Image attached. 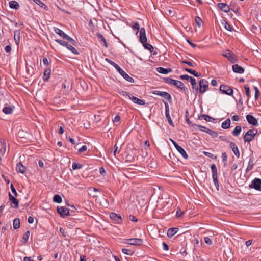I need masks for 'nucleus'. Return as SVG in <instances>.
I'll list each match as a JSON object with an SVG mask.
<instances>
[{"instance_id": "8fccbe9b", "label": "nucleus", "mask_w": 261, "mask_h": 261, "mask_svg": "<svg viewBox=\"0 0 261 261\" xmlns=\"http://www.w3.org/2000/svg\"><path fill=\"white\" fill-rule=\"evenodd\" d=\"M55 41L56 42L58 43L61 45H62V46H65V47H66V46L68 44V42L63 41V40H60V39H56Z\"/></svg>"}, {"instance_id": "f03ea898", "label": "nucleus", "mask_w": 261, "mask_h": 261, "mask_svg": "<svg viewBox=\"0 0 261 261\" xmlns=\"http://www.w3.org/2000/svg\"><path fill=\"white\" fill-rule=\"evenodd\" d=\"M164 81L166 83L175 86L177 88L185 91L187 88L185 86L184 83L179 81L173 80L170 77L164 79Z\"/></svg>"}, {"instance_id": "473e14b6", "label": "nucleus", "mask_w": 261, "mask_h": 261, "mask_svg": "<svg viewBox=\"0 0 261 261\" xmlns=\"http://www.w3.org/2000/svg\"><path fill=\"white\" fill-rule=\"evenodd\" d=\"M13 226L14 229H17L20 227V220L18 218H15L14 220Z\"/></svg>"}, {"instance_id": "de8ad7c7", "label": "nucleus", "mask_w": 261, "mask_h": 261, "mask_svg": "<svg viewBox=\"0 0 261 261\" xmlns=\"http://www.w3.org/2000/svg\"><path fill=\"white\" fill-rule=\"evenodd\" d=\"M72 168L73 170L80 169L82 168V165L81 164L73 163L72 164Z\"/></svg>"}, {"instance_id": "e2e57ef3", "label": "nucleus", "mask_w": 261, "mask_h": 261, "mask_svg": "<svg viewBox=\"0 0 261 261\" xmlns=\"http://www.w3.org/2000/svg\"><path fill=\"white\" fill-rule=\"evenodd\" d=\"M236 156L239 158L240 157V152L238 147H236L234 150H232Z\"/></svg>"}, {"instance_id": "a211bd4d", "label": "nucleus", "mask_w": 261, "mask_h": 261, "mask_svg": "<svg viewBox=\"0 0 261 261\" xmlns=\"http://www.w3.org/2000/svg\"><path fill=\"white\" fill-rule=\"evenodd\" d=\"M232 67L233 71L235 73L242 74L244 72V69L238 64H234L232 65Z\"/></svg>"}, {"instance_id": "c9c22d12", "label": "nucleus", "mask_w": 261, "mask_h": 261, "mask_svg": "<svg viewBox=\"0 0 261 261\" xmlns=\"http://www.w3.org/2000/svg\"><path fill=\"white\" fill-rule=\"evenodd\" d=\"M142 44L145 49L149 50L150 52H152L153 51V47L150 44L147 43V42Z\"/></svg>"}, {"instance_id": "052dcab7", "label": "nucleus", "mask_w": 261, "mask_h": 261, "mask_svg": "<svg viewBox=\"0 0 261 261\" xmlns=\"http://www.w3.org/2000/svg\"><path fill=\"white\" fill-rule=\"evenodd\" d=\"M191 77H192V76H190L189 75H188L187 74L182 75L180 76V78L181 80H190Z\"/></svg>"}, {"instance_id": "7c9ffc66", "label": "nucleus", "mask_w": 261, "mask_h": 261, "mask_svg": "<svg viewBox=\"0 0 261 261\" xmlns=\"http://www.w3.org/2000/svg\"><path fill=\"white\" fill-rule=\"evenodd\" d=\"M241 132V127L240 126H236L234 129L232 131V133L233 136H238Z\"/></svg>"}, {"instance_id": "bf43d9fd", "label": "nucleus", "mask_w": 261, "mask_h": 261, "mask_svg": "<svg viewBox=\"0 0 261 261\" xmlns=\"http://www.w3.org/2000/svg\"><path fill=\"white\" fill-rule=\"evenodd\" d=\"M204 242L207 245H210L212 244V241L211 239L208 237L204 238Z\"/></svg>"}, {"instance_id": "9b49d317", "label": "nucleus", "mask_w": 261, "mask_h": 261, "mask_svg": "<svg viewBox=\"0 0 261 261\" xmlns=\"http://www.w3.org/2000/svg\"><path fill=\"white\" fill-rule=\"evenodd\" d=\"M57 212L62 217H65L70 215L69 210L64 206L58 207Z\"/></svg>"}, {"instance_id": "864d4df0", "label": "nucleus", "mask_w": 261, "mask_h": 261, "mask_svg": "<svg viewBox=\"0 0 261 261\" xmlns=\"http://www.w3.org/2000/svg\"><path fill=\"white\" fill-rule=\"evenodd\" d=\"M188 115H189V112L188 111H186V121L187 123L189 125H191L192 126L193 125L192 124L191 122L190 121L189 117H188Z\"/></svg>"}, {"instance_id": "f8f14e48", "label": "nucleus", "mask_w": 261, "mask_h": 261, "mask_svg": "<svg viewBox=\"0 0 261 261\" xmlns=\"http://www.w3.org/2000/svg\"><path fill=\"white\" fill-rule=\"evenodd\" d=\"M139 40L142 43L147 42V39L146 36L145 29L144 28H141L140 30Z\"/></svg>"}, {"instance_id": "bb28decb", "label": "nucleus", "mask_w": 261, "mask_h": 261, "mask_svg": "<svg viewBox=\"0 0 261 261\" xmlns=\"http://www.w3.org/2000/svg\"><path fill=\"white\" fill-rule=\"evenodd\" d=\"M198 118L200 120H201L202 118H203L205 121H206L207 122H211L212 121L215 120V119L213 118L210 117L208 115H205V114L200 115L199 116Z\"/></svg>"}, {"instance_id": "58836bf2", "label": "nucleus", "mask_w": 261, "mask_h": 261, "mask_svg": "<svg viewBox=\"0 0 261 261\" xmlns=\"http://www.w3.org/2000/svg\"><path fill=\"white\" fill-rule=\"evenodd\" d=\"M253 161L251 158L249 159L248 165L247 166V171L251 170L253 169Z\"/></svg>"}, {"instance_id": "a878e982", "label": "nucleus", "mask_w": 261, "mask_h": 261, "mask_svg": "<svg viewBox=\"0 0 261 261\" xmlns=\"http://www.w3.org/2000/svg\"><path fill=\"white\" fill-rule=\"evenodd\" d=\"M14 107H5L3 108L2 111L5 114H11L13 113Z\"/></svg>"}, {"instance_id": "c85d7f7f", "label": "nucleus", "mask_w": 261, "mask_h": 261, "mask_svg": "<svg viewBox=\"0 0 261 261\" xmlns=\"http://www.w3.org/2000/svg\"><path fill=\"white\" fill-rule=\"evenodd\" d=\"M185 70L186 71L190 73V74H193V75H194L196 77H199L201 75L200 73H199L198 72L196 71L195 70H192V69H191L189 68H185Z\"/></svg>"}, {"instance_id": "4468645a", "label": "nucleus", "mask_w": 261, "mask_h": 261, "mask_svg": "<svg viewBox=\"0 0 261 261\" xmlns=\"http://www.w3.org/2000/svg\"><path fill=\"white\" fill-rule=\"evenodd\" d=\"M110 218L115 223L120 224L122 221L121 216L117 215L115 213H111L110 214Z\"/></svg>"}, {"instance_id": "72a5a7b5", "label": "nucleus", "mask_w": 261, "mask_h": 261, "mask_svg": "<svg viewBox=\"0 0 261 261\" xmlns=\"http://www.w3.org/2000/svg\"><path fill=\"white\" fill-rule=\"evenodd\" d=\"M66 47L67 49H68L69 50H70L72 53H73L75 55H78L79 52L72 45L70 44H67Z\"/></svg>"}, {"instance_id": "0eeeda50", "label": "nucleus", "mask_w": 261, "mask_h": 261, "mask_svg": "<svg viewBox=\"0 0 261 261\" xmlns=\"http://www.w3.org/2000/svg\"><path fill=\"white\" fill-rule=\"evenodd\" d=\"M171 141L174 145V147L176 148L177 150L181 154V155L185 159H187L188 158V156L185 151V150L180 146H179L175 141L173 140L172 139H170Z\"/></svg>"}, {"instance_id": "5701e85b", "label": "nucleus", "mask_w": 261, "mask_h": 261, "mask_svg": "<svg viewBox=\"0 0 261 261\" xmlns=\"http://www.w3.org/2000/svg\"><path fill=\"white\" fill-rule=\"evenodd\" d=\"M51 73V69L47 68L46 69L43 73V80L44 81H47L50 77V74Z\"/></svg>"}, {"instance_id": "6e6552de", "label": "nucleus", "mask_w": 261, "mask_h": 261, "mask_svg": "<svg viewBox=\"0 0 261 261\" xmlns=\"http://www.w3.org/2000/svg\"><path fill=\"white\" fill-rule=\"evenodd\" d=\"M125 243L132 245L140 246L143 243V240L139 238H131L126 239Z\"/></svg>"}, {"instance_id": "1a4fd4ad", "label": "nucleus", "mask_w": 261, "mask_h": 261, "mask_svg": "<svg viewBox=\"0 0 261 261\" xmlns=\"http://www.w3.org/2000/svg\"><path fill=\"white\" fill-rule=\"evenodd\" d=\"M208 87V82L205 79H201L199 81V92L201 93L205 92Z\"/></svg>"}, {"instance_id": "aec40b11", "label": "nucleus", "mask_w": 261, "mask_h": 261, "mask_svg": "<svg viewBox=\"0 0 261 261\" xmlns=\"http://www.w3.org/2000/svg\"><path fill=\"white\" fill-rule=\"evenodd\" d=\"M16 170L17 172L23 174L25 172L26 167L21 162H19L16 165Z\"/></svg>"}, {"instance_id": "b1692460", "label": "nucleus", "mask_w": 261, "mask_h": 261, "mask_svg": "<svg viewBox=\"0 0 261 261\" xmlns=\"http://www.w3.org/2000/svg\"><path fill=\"white\" fill-rule=\"evenodd\" d=\"M9 6L11 8L17 10L19 8V3L15 1H11L9 2Z\"/></svg>"}, {"instance_id": "ea45409f", "label": "nucleus", "mask_w": 261, "mask_h": 261, "mask_svg": "<svg viewBox=\"0 0 261 261\" xmlns=\"http://www.w3.org/2000/svg\"><path fill=\"white\" fill-rule=\"evenodd\" d=\"M162 97L168 100L169 101H170L172 99L171 95L167 92H164L163 93Z\"/></svg>"}, {"instance_id": "f3484780", "label": "nucleus", "mask_w": 261, "mask_h": 261, "mask_svg": "<svg viewBox=\"0 0 261 261\" xmlns=\"http://www.w3.org/2000/svg\"><path fill=\"white\" fill-rule=\"evenodd\" d=\"M156 70L158 72L163 74H167L171 72H172V70L171 68H165L162 67H159L156 68Z\"/></svg>"}, {"instance_id": "37998d69", "label": "nucleus", "mask_w": 261, "mask_h": 261, "mask_svg": "<svg viewBox=\"0 0 261 261\" xmlns=\"http://www.w3.org/2000/svg\"><path fill=\"white\" fill-rule=\"evenodd\" d=\"M122 252L124 254H127V255H132L133 254V253H134V252L132 250L128 249H126V248L122 249Z\"/></svg>"}, {"instance_id": "a19ab883", "label": "nucleus", "mask_w": 261, "mask_h": 261, "mask_svg": "<svg viewBox=\"0 0 261 261\" xmlns=\"http://www.w3.org/2000/svg\"><path fill=\"white\" fill-rule=\"evenodd\" d=\"M165 115L169 124L172 126H174V124L170 116L169 112H165Z\"/></svg>"}, {"instance_id": "338daca9", "label": "nucleus", "mask_w": 261, "mask_h": 261, "mask_svg": "<svg viewBox=\"0 0 261 261\" xmlns=\"http://www.w3.org/2000/svg\"><path fill=\"white\" fill-rule=\"evenodd\" d=\"M162 244H163V249L164 250H165V251L169 250V247L167 243H166L165 242H163Z\"/></svg>"}, {"instance_id": "774afa93", "label": "nucleus", "mask_w": 261, "mask_h": 261, "mask_svg": "<svg viewBox=\"0 0 261 261\" xmlns=\"http://www.w3.org/2000/svg\"><path fill=\"white\" fill-rule=\"evenodd\" d=\"M87 149V147L86 145H83L82 146V147H81L79 149V152H82L83 151H86V150Z\"/></svg>"}, {"instance_id": "9d476101", "label": "nucleus", "mask_w": 261, "mask_h": 261, "mask_svg": "<svg viewBox=\"0 0 261 261\" xmlns=\"http://www.w3.org/2000/svg\"><path fill=\"white\" fill-rule=\"evenodd\" d=\"M223 56L227 58L231 62L234 63L237 62V58L234 54L229 50H227L226 52L223 54Z\"/></svg>"}, {"instance_id": "c03bdc74", "label": "nucleus", "mask_w": 261, "mask_h": 261, "mask_svg": "<svg viewBox=\"0 0 261 261\" xmlns=\"http://www.w3.org/2000/svg\"><path fill=\"white\" fill-rule=\"evenodd\" d=\"M244 89L245 90L246 95L247 97H248V99H249L250 97V88H249V86L248 85H245L244 86Z\"/></svg>"}, {"instance_id": "69168bd1", "label": "nucleus", "mask_w": 261, "mask_h": 261, "mask_svg": "<svg viewBox=\"0 0 261 261\" xmlns=\"http://www.w3.org/2000/svg\"><path fill=\"white\" fill-rule=\"evenodd\" d=\"M129 219L130 221H133V222H137L138 221V219L137 218H136L133 215H130L129 216Z\"/></svg>"}, {"instance_id": "393cba45", "label": "nucleus", "mask_w": 261, "mask_h": 261, "mask_svg": "<svg viewBox=\"0 0 261 261\" xmlns=\"http://www.w3.org/2000/svg\"><path fill=\"white\" fill-rule=\"evenodd\" d=\"M54 31L56 33L60 35L61 37H63L64 39H66V38L67 37V35L65 34L62 30L61 29L58 28H55Z\"/></svg>"}, {"instance_id": "680f3d73", "label": "nucleus", "mask_w": 261, "mask_h": 261, "mask_svg": "<svg viewBox=\"0 0 261 261\" xmlns=\"http://www.w3.org/2000/svg\"><path fill=\"white\" fill-rule=\"evenodd\" d=\"M184 214V212H182L179 207L177 208L176 212V216L178 217H181Z\"/></svg>"}, {"instance_id": "6ab92c4d", "label": "nucleus", "mask_w": 261, "mask_h": 261, "mask_svg": "<svg viewBox=\"0 0 261 261\" xmlns=\"http://www.w3.org/2000/svg\"><path fill=\"white\" fill-rule=\"evenodd\" d=\"M130 100H132L133 102L139 105H144L145 104V102L144 100L140 99L136 97L133 96L132 95Z\"/></svg>"}, {"instance_id": "f257e3e1", "label": "nucleus", "mask_w": 261, "mask_h": 261, "mask_svg": "<svg viewBox=\"0 0 261 261\" xmlns=\"http://www.w3.org/2000/svg\"><path fill=\"white\" fill-rule=\"evenodd\" d=\"M106 61L114 66L115 69L117 70V71L119 72V73L127 81L130 82V83H134V80L133 78L130 77L129 75H128L122 69H121L120 66L116 64L114 62L112 61L109 59L106 58Z\"/></svg>"}, {"instance_id": "2eb2a0df", "label": "nucleus", "mask_w": 261, "mask_h": 261, "mask_svg": "<svg viewBox=\"0 0 261 261\" xmlns=\"http://www.w3.org/2000/svg\"><path fill=\"white\" fill-rule=\"evenodd\" d=\"M246 120L249 124L253 126H256L258 124L257 119L251 115H247L246 116Z\"/></svg>"}, {"instance_id": "ddd939ff", "label": "nucleus", "mask_w": 261, "mask_h": 261, "mask_svg": "<svg viewBox=\"0 0 261 261\" xmlns=\"http://www.w3.org/2000/svg\"><path fill=\"white\" fill-rule=\"evenodd\" d=\"M9 198L10 201L11 202V206L12 207L17 208L18 207V200L13 196L10 193L9 194Z\"/></svg>"}, {"instance_id": "a18cd8bd", "label": "nucleus", "mask_w": 261, "mask_h": 261, "mask_svg": "<svg viewBox=\"0 0 261 261\" xmlns=\"http://www.w3.org/2000/svg\"><path fill=\"white\" fill-rule=\"evenodd\" d=\"M66 39L68 40V41H69L71 42V43L72 44V45L75 46H77V42L75 40L72 39L71 37L69 36L68 35L66 38Z\"/></svg>"}, {"instance_id": "3c124183", "label": "nucleus", "mask_w": 261, "mask_h": 261, "mask_svg": "<svg viewBox=\"0 0 261 261\" xmlns=\"http://www.w3.org/2000/svg\"><path fill=\"white\" fill-rule=\"evenodd\" d=\"M190 83L192 86V88L195 89L196 87V80L194 77H192L190 79Z\"/></svg>"}, {"instance_id": "4c0bfd02", "label": "nucleus", "mask_w": 261, "mask_h": 261, "mask_svg": "<svg viewBox=\"0 0 261 261\" xmlns=\"http://www.w3.org/2000/svg\"><path fill=\"white\" fill-rule=\"evenodd\" d=\"M119 93L124 97H127L129 99L132 96V94L126 91H119Z\"/></svg>"}, {"instance_id": "4d7b16f0", "label": "nucleus", "mask_w": 261, "mask_h": 261, "mask_svg": "<svg viewBox=\"0 0 261 261\" xmlns=\"http://www.w3.org/2000/svg\"><path fill=\"white\" fill-rule=\"evenodd\" d=\"M11 190L12 192V193H13V194L15 196H17V193L16 192V190L14 186V185L11 184Z\"/></svg>"}, {"instance_id": "13d9d810", "label": "nucleus", "mask_w": 261, "mask_h": 261, "mask_svg": "<svg viewBox=\"0 0 261 261\" xmlns=\"http://www.w3.org/2000/svg\"><path fill=\"white\" fill-rule=\"evenodd\" d=\"M164 92H163V91H158V90H154V91H153L152 92V93L153 94L157 95L160 96L161 97L162 96L163 93Z\"/></svg>"}, {"instance_id": "20e7f679", "label": "nucleus", "mask_w": 261, "mask_h": 261, "mask_svg": "<svg viewBox=\"0 0 261 261\" xmlns=\"http://www.w3.org/2000/svg\"><path fill=\"white\" fill-rule=\"evenodd\" d=\"M212 172V178L215 186L216 187L217 190H219V182L218 180V173L217 169L216 166L215 164H212L211 166Z\"/></svg>"}, {"instance_id": "79ce46f5", "label": "nucleus", "mask_w": 261, "mask_h": 261, "mask_svg": "<svg viewBox=\"0 0 261 261\" xmlns=\"http://www.w3.org/2000/svg\"><path fill=\"white\" fill-rule=\"evenodd\" d=\"M206 133L212 136L213 137H216L218 136V133L216 131L207 129Z\"/></svg>"}, {"instance_id": "09e8293b", "label": "nucleus", "mask_w": 261, "mask_h": 261, "mask_svg": "<svg viewBox=\"0 0 261 261\" xmlns=\"http://www.w3.org/2000/svg\"><path fill=\"white\" fill-rule=\"evenodd\" d=\"M195 22L199 27H201V24L203 23L202 19L198 16L195 17Z\"/></svg>"}, {"instance_id": "c756f323", "label": "nucleus", "mask_w": 261, "mask_h": 261, "mask_svg": "<svg viewBox=\"0 0 261 261\" xmlns=\"http://www.w3.org/2000/svg\"><path fill=\"white\" fill-rule=\"evenodd\" d=\"M53 200L54 202L61 203L62 202V199L60 195L56 194L54 195Z\"/></svg>"}, {"instance_id": "5fc2aeb1", "label": "nucleus", "mask_w": 261, "mask_h": 261, "mask_svg": "<svg viewBox=\"0 0 261 261\" xmlns=\"http://www.w3.org/2000/svg\"><path fill=\"white\" fill-rule=\"evenodd\" d=\"M197 127L199 128V129L202 132H205L206 133L207 128L205 126L200 125H195Z\"/></svg>"}, {"instance_id": "412c9836", "label": "nucleus", "mask_w": 261, "mask_h": 261, "mask_svg": "<svg viewBox=\"0 0 261 261\" xmlns=\"http://www.w3.org/2000/svg\"><path fill=\"white\" fill-rule=\"evenodd\" d=\"M178 229L177 228H170L168 230L167 236L171 238L174 235H175L178 231Z\"/></svg>"}, {"instance_id": "dca6fc26", "label": "nucleus", "mask_w": 261, "mask_h": 261, "mask_svg": "<svg viewBox=\"0 0 261 261\" xmlns=\"http://www.w3.org/2000/svg\"><path fill=\"white\" fill-rule=\"evenodd\" d=\"M218 7L221 10L227 13L230 10L229 6L225 3H220L218 4Z\"/></svg>"}, {"instance_id": "f704fd0d", "label": "nucleus", "mask_w": 261, "mask_h": 261, "mask_svg": "<svg viewBox=\"0 0 261 261\" xmlns=\"http://www.w3.org/2000/svg\"><path fill=\"white\" fill-rule=\"evenodd\" d=\"M36 4L40 6L41 8H44L45 10H47L48 7L40 0H33Z\"/></svg>"}, {"instance_id": "7ed1b4c3", "label": "nucleus", "mask_w": 261, "mask_h": 261, "mask_svg": "<svg viewBox=\"0 0 261 261\" xmlns=\"http://www.w3.org/2000/svg\"><path fill=\"white\" fill-rule=\"evenodd\" d=\"M257 133V130L255 128L248 130L244 136V142H249L253 140Z\"/></svg>"}, {"instance_id": "49530a36", "label": "nucleus", "mask_w": 261, "mask_h": 261, "mask_svg": "<svg viewBox=\"0 0 261 261\" xmlns=\"http://www.w3.org/2000/svg\"><path fill=\"white\" fill-rule=\"evenodd\" d=\"M222 23L224 24V28L226 30L231 31V27L230 25L225 20H224V22H222Z\"/></svg>"}, {"instance_id": "4be33fe9", "label": "nucleus", "mask_w": 261, "mask_h": 261, "mask_svg": "<svg viewBox=\"0 0 261 261\" xmlns=\"http://www.w3.org/2000/svg\"><path fill=\"white\" fill-rule=\"evenodd\" d=\"M96 36L97 37L98 39L99 40V41L101 43H103V45L105 46V47H108V44L106 41V39L104 38V37L99 33H96Z\"/></svg>"}, {"instance_id": "2f4dec72", "label": "nucleus", "mask_w": 261, "mask_h": 261, "mask_svg": "<svg viewBox=\"0 0 261 261\" xmlns=\"http://www.w3.org/2000/svg\"><path fill=\"white\" fill-rule=\"evenodd\" d=\"M19 38H20V33L18 31H15L14 32V38L15 41V43L17 45H18L19 43Z\"/></svg>"}, {"instance_id": "39448f33", "label": "nucleus", "mask_w": 261, "mask_h": 261, "mask_svg": "<svg viewBox=\"0 0 261 261\" xmlns=\"http://www.w3.org/2000/svg\"><path fill=\"white\" fill-rule=\"evenodd\" d=\"M219 90L222 93L228 95H232L233 92V89L230 87L223 84L220 86Z\"/></svg>"}, {"instance_id": "6e6d98bb", "label": "nucleus", "mask_w": 261, "mask_h": 261, "mask_svg": "<svg viewBox=\"0 0 261 261\" xmlns=\"http://www.w3.org/2000/svg\"><path fill=\"white\" fill-rule=\"evenodd\" d=\"M222 161L224 163H225L227 161V155L226 152H223L222 153Z\"/></svg>"}, {"instance_id": "cd10ccee", "label": "nucleus", "mask_w": 261, "mask_h": 261, "mask_svg": "<svg viewBox=\"0 0 261 261\" xmlns=\"http://www.w3.org/2000/svg\"><path fill=\"white\" fill-rule=\"evenodd\" d=\"M230 124L231 121L230 119L228 118L222 123L221 127L223 129H227L229 128Z\"/></svg>"}, {"instance_id": "423d86ee", "label": "nucleus", "mask_w": 261, "mask_h": 261, "mask_svg": "<svg viewBox=\"0 0 261 261\" xmlns=\"http://www.w3.org/2000/svg\"><path fill=\"white\" fill-rule=\"evenodd\" d=\"M249 188H253L257 191H261V179L255 178L251 182L249 186Z\"/></svg>"}, {"instance_id": "0e129e2a", "label": "nucleus", "mask_w": 261, "mask_h": 261, "mask_svg": "<svg viewBox=\"0 0 261 261\" xmlns=\"http://www.w3.org/2000/svg\"><path fill=\"white\" fill-rule=\"evenodd\" d=\"M120 120V116L118 115H117L113 119V121L114 123L119 122Z\"/></svg>"}, {"instance_id": "603ef678", "label": "nucleus", "mask_w": 261, "mask_h": 261, "mask_svg": "<svg viewBox=\"0 0 261 261\" xmlns=\"http://www.w3.org/2000/svg\"><path fill=\"white\" fill-rule=\"evenodd\" d=\"M132 28L134 30H137V31L136 32V33H137L138 31L140 29V25H139V24L138 22H133V24H132Z\"/></svg>"}, {"instance_id": "e433bc0d", "label": "nucleus", "mask_w": 261, "mask_h": 261, "mask_svg": "<svg viewBox=\"0 0 261 261\" xmlns=\"http://www.w3.org/2000/svg\"><path fill=\"white\" fill-rule=\"evenodd\" d=\"M30 236V231H27L23 236L22 242L23 244H25L28 241Z\"/></svg>"}]
</instances>
